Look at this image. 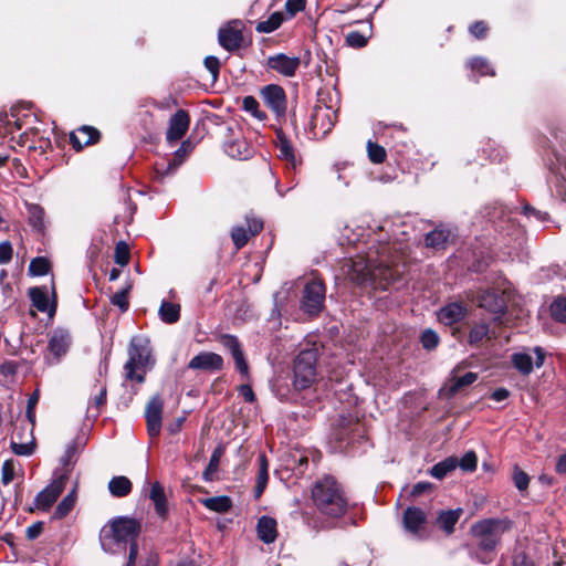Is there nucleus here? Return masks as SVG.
Returning a JSON list of instances; mask_svg holds the SVG:
<instances>
[{
  "mask_svg": "<svg viewBox=\"0 0 566 566\" xmlns=\"http://www.w3.org/2000/svg\"><path fill=\"white\" fill-rule=\"evenodd\" d=\"M275 147L279 159L285 161L287 167L295 170L301 165L295 148L281 129L276 132Z\"/></svg>",
  "mask_w": 566,
  "mask_h": 566,
  "instance_id": "obj_16",
  "label": "nucleus"
},
{
  "mask_svg": "<svg viewBox=\"0 0 566 566\" xmlns=\"http://www.w3.org/2000/svg\"><path fill=\"white\" fill-rule=\"evenodd\" d=\"M512 480L518 492L524 495L527 492L530 484V476L526 472L521 470L517 465L514 467Z\"/></svg>",
  "mask_w": 566,
  "mask_h": 566,
  "instance_id": "obj_45",
  "label": "nucleus"
},
{
  "mask_svg": "<svg viewBox=\"0 0 566 566\" xmlns=\"http://www.w3.org/2000/svg\"><path fill=\"white\" fill-rule=\"evenodd\" d=\"M78 455V447L76 441H72L66 446L64 454L61 457L60 462L64 467L63 469H57L56 471H65L69 470V474L73 465L75 464Z\"/></svg>",
  "mask_w": 566,
  "mask_h": 566,
  "instance_id": "obj_36",
  "label": "nucleus"
},
{
  "mask_svg": "<svg viewBox=\"0 0 566 566\" xmlns=\"http://www.w3.org/2000/svg\"><path fill=\"white\" fill-rule=\"evenodd\" d=\"M202 505L217 513H226L230 510L232 501L229 496L221 495L201 500Z\"/></svg>",
  "mask_w": 566,
  "mask_h": 566,
  "instance_id": "obj_33",
  "label": "nucleus"
},
{
  "mask_svg": "<svg viewBox=\"0 0 566 566\" xmlns=\"http://www.w3.org/2000/svg\"><path fill=\"white\" fill-rule=\"evenodd\" d=\"M467 313L461 303H449L438 312V319L444 325H452L460 322Z\"/></svg>",
  "mask_w": 566,
  "mask_h": 566,
  "instance_id": "obj_24",
  "label": "nucleus"
},
{
  "mask_svg": "<svg viewBox=\"0 0 566 566\" xmlns=\"http://www.w3.org/2000/svg\"><path fill=\"white\" fill-rule=\"evenodd\" d=\"M306 0H286L285 10L290 18L305 9Z\"/></svg>",
  "mask_w": 566,
  "mask_h": 566,
  "instance_id": "obj_59",
  "label": "nucleus"
},
{
  "mask_svg": "<svg viewBox=\"0 0 566 566\" xmlns=\"http://www.w3.org/2000/svg\"><path fill=\"white\" fill-rule=\"evenodd\" d=\"M513 566H534L533 560L524 553L513 556Z\"/></svg>",
  "mask_w": 566,
  "mask_h": 566,
  "instance_id": "obj_64",
  "label": "nucleus"
},
{
  "mask_svg": "<svg viewBox=\"0 0 566 566\" xmlns=\"http://www.w3.org/2000/svg\"><path fill=\"white\" fill-rule=\"evenodd\" d=\"M312 497L317 510L326 516L339 517L347 511V500L338 483L331 476L315 483Z\"/></svg>",
  "mask_w": 566,
  "mask_h": 566,
  "instance_id": "obj_3",
  "label": "nucleus"
},
{
  "mask_svg": "<svg viewBox=\"0 0 566 566\" xmlns=\"http://www.w3.org/2000/svg\"><path fill=\"white\" fill-rule=\"evenodd\" d=\"M111 301H112V304L118 306L122 312H126L129 306L128 297H127V290L116 292L112 296Z\"/></svg>",
  "mask_w": 566,
  "mask_h": 566,
  "instance_id": "obj_58",
  "label": "nucleus"
},
{
  "mask_svg": "<svg viewBox=\"0 0 566 566\" xmlns=\"http://www.w3.org/2000/svg\"><path fill=\"white\" fill-rule=\"evenodd\" d=\"M458 467V459L455 457H449L439 463L434 464L430 469V475L441 480L443 479L448 473L453 471Z\"/></svg>",
  "mask_w": 566,
  "mask_h": 566,
  "instance_id": "obj_34",
  "label": "nucleus"
},
{
  "mask_svg": "<svg viewBox=\"0 0 566 566\" xmlns=\"http://www.w3.org/2000/svg\"><path fill=\"white\" fill-rule=\"evenodd\" d=\"M276 521L269 516H262L258 521L256 531L259 538L265 543L271 544L276 539Z\"/></svg>",
  "mask_w": 566,
  "mask_h": 566,
  "instance_id": "obj_25",
  "label": "nucleus"
},
{
  "mask_svg": "<svg viewBox=\"0 0 566 566\" xmlns=\"http://www.w3.org/2000/svg\"><path fill=\"white\" fill-rule=\"evenodd\" d=\"M462 514L461 509L442 511L438 515V524L447 534L454 532L455 524Z\"/></svg>",
  "mask_w": 566,
  "mask_h": 566,
  "instance_id": "obj_29",
  "label": "nucleus"
},
{
  "mask_svg": "<svg viewBox=\"0 0 566 566\" xmlns=\"http://www.w3.org/2000/svg\"><path fill=\"white\" fill-rule=\"evenodd\" d=\"M149 499L154 503L157 515H159L163 518L166 517L168 513L167 497L165 494V490L159 482H155L151 485Z\"/></svg>",
  "mask_w": 566,
  "mask_h": 566,
  "instance_id": "obj_26",
  "label": "nucleus"
},
{
  "mask_svg": "<svg viewBox=\"0 0 566 566\" xmlns=\"http://www.w3.org/2000/svg\"><path fill=\"white\" fill-rule=\"evenodd\" d=\"M480 307L493 314H503L506 310L505 300L494 291H483L479 296Z\"/></svg>",
  "mask_w": 566,
  "mask_h": 566,
  "instance_id": "obj_22",
  "label": "nucleus"
},
{
  "mask_svg": "<svg viewBox=\"0 0 566 566\" xmlns=\"http://www.w3.org/2000/svg\"><path fill=\"white\" fill-rule=\"evenodd\" d=\"M67 480L69 470L61 472L54 471L51 483L40 491L34 497V507L39 511L48 512L62 494Z\"/></svg>",
  "mask_w": 566,
  "mask_h": 566,
  "instance_id": "obj_7",
  "label": "nucleus"
},
{
  "mask_svg": "<svg viewBox=\"0 0 566 566\" xmlns=\"http://www.w3.org/2000/svg\"><path fill=\"white\" fill-rule=\"evenodd\" d=\"M140 526L137 521L129 517H117L101 531L99 541L106 553L116 554L126 545L137 538Z\"/></svg>",
  "mask_w": 566,
  "mask_h": 566,
  "instance_id": "obj_4",
  "label": "nucleus"
},
{
  "mask_svg": "<svg viewBox=\"0 0 566 566\" xmlns=\"http://www.w3.org/2000/svg\"><path fill=\"white\" fill-rule=\"evenodd\" d=\"M28 271L31 276L45 275L50 271V262L43 256L34 258L31 260Z\"/></svg>",
  "mask_w": 566,
  "mask_h": 566,
  "instance_id": "obj_42",
  "label": "nucleus"
},
{
  "mask_svg": "<svg viewBox=\"0 0 566 566\" xmlns=\"http://www.w3.org/2000/svg\"><path fill=\"white\" fill-rule=\"evenodd\" d=\"M13 249L9 241L0 243V264H7L12 259Z\"/></svg>",
  "mask_w": 566,
  "mask_h": 566,
  "instance_id": "obj_62",
  "label": "nucleus"
},
{
  "mask_svg": "<svg viewBox=\"0 0 566 566\" xmlns=\"http://www.w3.org/2000/svg\"><path fill=\"white\" fill-rule=\"evenodd\" d=\"M282 12H273L266 20L261 21L256 25V31L261 33H271L279 29L283 23Z\"/></svg>",
  "mask_w": 566,
  "mask_h": 566,
  "instance_id": "obj_37",
  "label": "nucleus"
},
{
  "mask_svg": "<svg viewBox=\"0 0 566 566\" xmlns=\"http://www.w3.org/2000/svg\"><path fill=\"white\" fill-rule=\"evenodd\" d=\"M14 462L12 460H7L3 462L1 468V482L4 485H8L14 478Z\"/></svg>",
  "mask_w": 566,
  "mask_h": 566,
  "instance_id": "obj_56",
  "label": "nucleus"
},
{
  "mask_svg": "<svg viewBox=\"0 0 566 566\" xmlns=\"http://www.w3.org/2000/svg\"><path fill=\"white\" fill-rule=\"evenodd\" d=\"M333 438L337 442L336 449L344 452L356 440L359 442L365 437L361 433V424L354 421L352 418L342 417L338 421V427L333 433Z\"/></svg>",
  "mask_w": 566,
  "mask_h": 566,
  "instance_id": "obj_9",
  "label": "nucleus"
},
{
  "mask_svg": "<svg viewBox=\"0 0 566 566\" xmlns=\"http://www.w3.org/2000/svg\"><path fill=\"white\" fill-rule=\"evenodd\" d=\"M164 400L159 395H154L145 409L147 432L151 438L158 437L163 423Z\"/></svg>",
  "mask_w": 566,
  "mask_h": 566,
  "instance_id": "obj_10",
  "label": "nucleus"
},
{
  "mask_svg": "<svg viewBox=\"0 0 566 566\" xmlns=\"http://www.w3.org/2000/svg\"><path fill=\"white\" fill-rule=\"evenodd\" d=\"M158 315L164 323L175 324L180 318V305L163 301L159 306Z\"/></svg>",
  "mask_w": 566,
  "mask_h": 566,
  "instance_id": "obj_30",
  "label": "nucleus"
},
{
  "mask_svg": "<svg viewBox=\"0 0 566 566\" xmlns=\"http://www.w3.org/2000/svg\"><path fill=\"white\" fill-rule=\"evenodd\" d=\"M262 97L268 107H270L276 116H284L286 111V96L284 90L275 84L265 86Z\"/></svg>",
  "mask_w": 566,
  "mask_h": 566,
  "instance_id": "obj_14",
  "label": "nucleus"
},
{
  "mask_svg": "<svg viewBox=\"0 0 566 566\" xmlns=\"http://www.w3.org/2000/svg\"><path fill=\"white\" fill-rule=\"evenodd\" d=\"M316 349H305L300 352L294 363V387L298 390L312 386L316 379Z\"/></svg>",
  "mask_w": 566,
  "mask_h": 566,
  "instance_id": "obj_6",
  "label": "nucleus"
},
{
  "mask_svg": "<svg viewBox=\"0 0 566 566\" xmlns=\"http://www.w3.org/2000/svg\"><path fill=\"white\" fill-rule=\"evenodd\" d=\"M513 527V522L507 517H490L476 521L470 527V534L475 541L476 547L482 553L476 559L482 564L492 562L502 537Z\"/></svg>",
  "mask_w": 566,
  "mask_h": 566,
  "instance_id": "obj_2",
  "label": "nucleus"
},
{
  "mask_svg": "<svg viewBox=\"0 0 566 566\" xmlns=\"http://www.w3.org/2000/svg\"><path fill=\"white\" fill-rule=\"evenodd\" d=\"M346 43L352 48H363L367 44V38L358 31H352L346 35Z\"/></svg>",
  "mask_w": 566,
  "mask_h": 566,
  "instance_id": "obj_57",
  "label": "nucleus"
},
{
  "mask_svg": "<svg viewBox=\"0 0 566 566\" xmlns=\"http://www.w3.org/2000/svg\"><path fill=\"white\" fill-rule=\"evenodd\" d=\"M154 363L149 342L142 337H133L128 347V360L124 366L126 379L143 384L147 370Z\"/></svg>",
  "mask_w": 566,
  "mask_h": 566,
  "instance_id": "obj_5",
  "label": "nucleus"
},
{
  "mask_svg": "<svg viewBox=\"0 0 566 566\" xmlns=\"http://www.w3.org/2000/svg\"><path fill=\"white\" fill-rule=\"evenodd\" d=\"M552 316L558 322L566 323V298H558L551 305Z\"/></svg>",
  "mask_w": 566,
  "mask_h": 566,
  "instance_id": "obj_49",
  "label": "nucleus"
},
{
  "mask_svg": "<svg viewBox=\"0 0 566 566\" xmlns=\"http://www.w3.org/2000/svg\"><path fill=\"white\" fill-rule=\"evenodd\" d=\"M426 521L427 515L424 511L419 507L409 506L403 513V527L415 537H420V531L423 528Z\"/></svg>",
  "mask_w": 566,
  "mask_h": 566,
  "instance_id": "obj_19",
  "label": "nucleus"
},
{
  "mask_svg": "<svg viewBox=\"0 0 566 566\" xmlns=\"http://www.w3.org/2000/svg\"><path fill=\"white\" fill-rule=\"evenodd\" d=\"M192 149L191 143L185 140L180 147L175 151V158L164 168H157V172L166 176L175 171L184 161V157L189 154Z\"/></svg>",
  "mask_w": 566,
  "mask_h": 566,
  "instance_id": "obj_27",
  "label": "nucleus"
},
{
  "mask_svg": "<svg viewBox=\"0 0 566 566\" xmlns=\"http://www.w3.org/2000/svg\"><path fill=\"white\" fill-rule=\"evenodd\" d=\"M29 297L32 305L42 313H48L50 316L55 313V289L52 284V302L50 303L49 292L46 286H34L29 289Z\"/></svg>",
  "mask_w": 566,
  "mask_h": 566,
  "instance_id": "obj_13",
  "label": "nucleus"
},
{
  "mask_svg": "<svg viewBox=\"0 0 566 566\" xmlns=\"http://www.w3.org/2000/svg\"><path fill=\"white\" fill-rule=\"evenodd\" d=\"M98 138L99 132L90 126H82L70 135V142L76 150H81L83 147L96 143Z\"/></svg>",
  "mask_w": 566,
  "mask_h": 566,
  "instance_id": "obj_21",
  "label": "nucleus"
},
{
  "mask_svg": "<svg viewBox=\"0 0 566 566\" xmlns=\"http://www.w3.org/2000/svg\"><path fill=\"white\" fill-rule=\"evenodd\" d=\"M555 159L556 161L553 164L551 169L559 175L560 178L566 182V157L559 153H555ZM558 192L563 200L566 201V191H564V186H559Z\"/></svg>",
  "mask_w": 566,
  "mask_h": 566,
  "instance_id": "obj_41",
  "label": "nucleus"
},
{
  "mask_svg": "<svg viewBox=\"0 0 566 566\" xmlns=\"http://www.w3.org/2000/svg\"><path fill=\"white\" fill-rule=\"evenodd\" d=\"M400 253L391 244H381L370 249L366 258L350 260L348 277L358 285H370L374 289L386 290L400 275Z\"/></svg>",
  "mask_w": 566,
  "mask_h": 566,
  "instance_id": "obj_1",
  "label": "nucleus"
},
{
  "mask_svg": "<svg viewBox=\"0 0 566 566\" xmlns=\"http://www.w3.org/2000/svg\"><path fill=\"white\" fill-rule=\"evenodd\" d=\"M325 294L326 290L322 281H308L303 289L301 310L310 316H317L324 308Z\"/></svg>",
  "mask_w": 566,
  "mask_h": 566,
  "instance_id": "obj_8",
  "label": "nucleus"
},
{
  "mask_svg": "<svg viewBox=\"0 0 566 566\" xmlns=\"http://www.w3.org/2000/svg\"><path fill=\"white\" fill-rule=\"evenodd\" d=\"M71 345V336L64 329H55L49 340L48 348L56 358L64 355Z\"/></svg>",
  "mask_w": 566,
  "mask_h": 566,
  "instance_id": "obj_23",
  "label": "nucleus"
},
{
  "mask_svg": "<svg viewBox=\"0 0 566 566\" xmlns=\"http://www.w3.org/2000/svg\"><path fill=\"white\" fill-rule=\"evenodd\" d=\"M469 65L472 70V72L476 73L480 76L484 75H491L493 76L495 74L494 70L490 65L489 61L484 57H474L470 60Z\"/></svg>",
  "mask_w": 566,
  "mask_h": 566,
  "instance_id": "obj_44",
  "label": "nucleus"
},
{
  "mask_svg": "<svg viewBox=\"0 0 566 566\" xmlns=\"http://www.w3.org/2000/svg\"><path fill=\"white\" fill-rule=\"evenodd\" d=\"M368 157L374 164H381L386 159V150L382 146L368 142L367 144Z\"/></svg>",
  "mask_w": 566,
  "mask_h": 566,
  "instance_id": "obj_47",
  "label": "nucleus"
},
{
  "mask_svg": "<svg viewBox=\"0 0 566 566\" xmlns=\"http://www.w3.org/2000/svg\"><path fill=\"white\" fill-rule=\"evenodd\" d=\"M478 379L475 373L469 371L461 377H454L449 387V396L455 395L461 388L473 384Z\"/></svg>",
  "mask_w": 566,
  "mask_h": 566,
  "instance_id": "obj_40",
  "label": "nucleus"
},
{
  "mask_svg": "<svg viewBox=\"0 0 566 566\" xmlns=\"http://www.w3.org/2000/svg\"><path fill=\"white\" fill-rule=\"evenodd\" d=\"M189 115L185 109L177 111L169 119V126L166 133L168 142L179 140L189 128Z\"/></svg>",
  "mask_w": 566,
  "mask_h": 566,
  "instance_id": "obj_18",
  "label": "nucleus"
},
{
  "mask_svg": "<svg viewBox=\"0 0 566 566\" xmlns=\"http://www.w3.org/2000/svg\"><path fill=\"white\" fill-rule=\"evenodd\" d=\"M188 368L205 371H219L223 368V358L216 353L201 352L191 358Z\"/></svg>",
  "mask_w": 566,
  "mask_h": 566,
  "instance_id": "obj_17",
  "label": "nucleus"
},
{
  "mask_svg": "<svg viewBox=\"0 0 566 566\" xmlns=\"http://www.w3.org/2000/svg\"><path fill=\"white\" fill-rule=\"evenodd\" d=\"M249 237L250 234L243 227H235L231 231V238L237 250L243 248L247 244Z\"/></svg>",
  "mask_w": 566,
  "mask_h": 566,
  "instance_id": "obj_50",
  "label": "nucleus"
},
{
  "mask_svg": "<svg viewBox=\"0 0 566 566\" xmlns=\"http://www.w3.org/2000/svg\"><path fill=\"white\" fill-rule=\"evenodd\" d=\"M205 67L210 72L213 81H216L219 76V71L221 63L219 59L214 55H208L203 61Z\"/></svg>",
  "mask_w": 566,
  "mask_h": 566,
  "instance_id": "obj_55",
  "label": "nucleus"
},
{
  "mask_svg": "<svg viewBox=\"0 0 566 566\" xmlns=\"http://www.w3.org/2000/svg\"><path fill=\"white\" fill-rule=\"evenodd\" d=\"M486 31L488 27L483 21H476L470 27V33L476 39L484 38Z\"/></svg>",
  "mask_w": 566,
  "mask_h": 566,
  "instance_id": "obj_63",
  "label": "nucleus"
},
{
  "mask_svg": "<svg viewBox=\"0 0 566 566\" xmlns=\"http://www.w3.org/2000/svg\"><path fill=\"white\" fill-rule=\"evenodd\" d=\"M27 210H28L29 223L31 224V227L38 231H42L45 227L44 209L39 205L30 203V205H27Z\"/></svg>",
  "mask_w": 566,
  "mask_h": 566,
  "instance_id": "obj_35",
  "label": "nucleus"
},
{
  "mask_svg": "<svg viewBox=\"0 0 566 566\" xmlns=\"http://www.w3.org/2000/svg\"><path fill=\"white\" fill-rule=\"evenodd\" d=\"M478 459L473 451H468L460 461L458 460V465L468 472H472L476 469Z\"/></svg>",
  "mask_w": 566,
  "mask_h": 566,
  "instance_id": "obj_52",
  "label": "nucleus"
},
{
  "mask_svg": "<svg viewBox=\"0 0 566 566\" xmlns=\"http://www.w3.org/2000/svg\"><path fill=\"white\" fill-rule=\"evenodd\" d=\"M512 364L523 375H528L533 370L532 356L526 353H515L512 356Z\"/></svg>",
  "mask_w": 566,
  "mask_h": 566,
  "instance_id": "obj_39",
  "label": "nucleus"
},
{
  "mask_svg": "<svg viewBox=\"0 0 566 566\" xmlns=\"http://www.w3.org/2000/svg\"><path fill=\"white\" fill-rule=\"evenodd\" d=\"M218 41L229 52L238 50L243 41L240 22L233 21L221 27L218 32Z\"/></svg>",
  "mask_w": 566,
  "mask_h": 566,
  "instance_id": "obj_12",
  "label": "nucleus"
},
{
  "mask_svg": "<svg viewBox=\"0 0 566 566\" xmlns=\"http://www.w3.org/2000/svg\"><path fill=\"white\" fill-rule=\"evenodd\" d=\"M243 108L259 119L266 117L263 112L259 111V102L253 96H245L243 98Z\"/></svg>",
  "mask_w": 566,
  "mask_h": 566,
  "instance_id": "obj_51",
  "label": "nucleus"
},
{
  "mask_svg": "<svg viewBox=\"0 0 566 566\" xmlns=\"http://www.w3.org/2000/svg\"><path fill=\"white\" fill-rule=\"evenodd\" d=\"M226 153L233 157L239 159H245L249 156V149L245 145V143L235 142V143H229L226 145Z\"/></svg>",
  "mask_w": 566,
  "mask_h": 566,
  "instance_id": "obj_46",
  "label": "nucleus"
},
{
  "mask_svg": "<svg viewBox=\"0 0 566 566\" xmlns=\"http://www.w3.org/2000/svg\"><path fill=\"white\" fill-rule=\"evenodd\" d=\"M259 471L256 481L268 484L269 481V463L264 453H260L258 457Z\"/></svg>",
  "mask_w": 566,
  "mask_h": 566,
  "instance_id": "obj_53",
  "label": "nucleus"
},
{
  "mask_svg": "<svg viewBox=\"0 0 566 566\" xmlns=\"http://www.w3.org/2000/svg\"><path fill=\"white\" fill-rule=\"evenodd\" d=\"M128 259H129V252H128L127 247L123 242H119L116 245V250H115L116 263L124 266L128 263Z\"/></svg>",
  "mask_w": 566,
  "mask_h": 566,
  "instance_id": "obj_60",
  "label": "nucleus"
},
{
  "mask_svg": "<svg viewBox=\"0 0 566 566\" xmlns=\"http://www.w3.org/2000/svg\"><path fill=\"white\" fill-rule=\"evenodd\" d=\"M268 66L283 76L292 77L300 67L301 60L297 56H289L284 53L272 55L268 59Z\"/></svg>",
  "mask_w": 566,
  "mask_h": 566,
  "instance_id": "obj_15",
  "label": "nucleus"
},
{
  "mask_svg": "<svg viewBox=\"0 0 566 566\" xmlns=\"http://www.w3.org/2000/svg\"><path fill=\"white\" fill-rule=\"evenodd\" d=\"M335 118L336 113L333 112L331 107L326 105H317L314 108L311 123L313 128L318 129L322 134H326L334 126Z\"/></svg>",
  "mask_w": 566,
  "mask_h": 566,
  "instance_id": "obj_20",
  "label": "nucleus"
},
{
  "mask_svg": "<svg viewBox=\"0 0 566 566\" xmlns=\"http://www.w3.org/2000/svg\"><path fill=\"white\" fill-rule=\"evenodd\" d=\"M76 502V486L59 503L54 511L55 518H63L66 516L72 509L74 507Z\"/></svg>",
  "mask_w": 566,
  "mask_h": 566,
  "instance_id": "obj_38",
  "label": "nucleus"
},
{
  "mask_svg": "<svg viewBox=\"0 0 566 566\" xmlns=\"http://www.w3.org/2000/svg\"><path fill=\"white\" fill-rule=\"evenodd\" d=\"M11 449L17 455H31L34 450L33 443H18L15 441H11Z\"/></svg>",
  "mask_w": 566,
  "mask_h": 566,
  "instance_id": "obj_61",
  "label": "nucleus"
},
{
  "mask_svg": "<svg viewBox=\"0 0 566 566\" xmlns=\"http://www.w3.org/2000/svg\"><path fill=\"white\" fill-rule=\"evenodd\" d=\"M220 458H221V450L220 449H216L212 452V454L210 457V460H209V463H208L207 468L205 469V471L202 473V479L206 482L213 481L214 474H216V472L218 471V468H219Z\"/></svg>",
  "mask_w": 566,
  "mask_h": 566,
  "instance_id": "obj_43",
  "label": "nucleus"
},
{
  "mask_svg": "<svg viewBox=\"0 0 566 566\" xmlns=\"http://www.w3.org/2000/svg\"><path fill=\"white\" fill-rule=\"evenodd\" d=\"M220 345L227 349L234 359L235 368L242 376H248L249 365L245 360L244 353L238 337L230 334H221L218 337Z\"/></svg>",
  "mask_w": 566,
  "mask_h": 566,
  "instance_id": "obj_11",
  "label": "nucleus"
},
{
  "mask_svg": "<svg viewBox=\"0 0 566 566\" xmlns=\"http://www.w3.org/2000/svg\"><path fill=\"white\" fill-rule=\"evenodd\" d=\"M106 402V388H102L99 394L90 402L87 411L92 412L93 417H98L99 407Z\"/></svg>",
  "mask_w": 566,
  "mask_h": 566,
  "instance_id": "obj_54",
  "label": "nucleus"
},
{
  "mask_svg": "<svg viewBox=\"0 0 566 566\" xmlns=\"http://www.w3.org/2000/svg\"><path fill=\"white\" fill-rule=\"evenodd\" d=\"M108 490L113 496L123 497L130 493L132 482L128 478L124 475L114 476L108 482Z\"/></svg>",
  "mask_w": 566,
  "mask_h": 566,
  "instance_id": "obj_31",
  "label": "nucleus"
},
{
  "mask_svg": "<svg viewBox=\"0 0 566 566\" xmlns=\"http://www.w3.org/2000/svg\"><path fill=\"white\" fill-rule=\"evenodd\" d=\"M439 335L431 328H427L422 332L420 342L424 349H434L439 344Z\"/></svg>",
  "mask_w": 566,
  "mask_h": 566,
  "instance_id": "obj_48",
  "label": "nucleus"
},
{
  "mask_svg": "<svg viewBox=\"0 0 566 566\" xmlns=\"http://www.w3.org/2000/svg\"><path fill=\"white\" fill-rule=\"evenodd\" d=\"M451 231L444 228H436L427 233L424 243L428 248L444 249L450 240Z\"/></svg>",
  "mask_w": 566,
  "mask_h": 566,
  "instance_id": "obj_28",
  "label": "nucleus"
},
{
  "mask_svg": "<svg viewBox=\"0 0 566 566\" xmlns=\"http://www.w3.org/2000/svg\"><path fill=\"white\" fill-rule=\"evenodd\" d=\"M484 339H490V326L485 322L474 324L468 337V343L471 346H479Z\"/></svg>",
  "mask_w": 566,
  "mask_h": 566,
  "instance_id": "obj_32",
  "label": "nucleus"
}]
</instances>
